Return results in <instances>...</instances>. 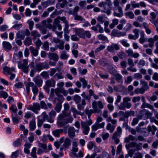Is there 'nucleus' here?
<instances>
[{"label":"nucleus","mask_w":158,"mask_h":158,"mask_svg":"<svg viewBox=\"0 0 158 158\" xmlns=\"http://www.w3.org/2000/svg\"><path fill=\"white\" fill-rule=\"evenodd\" d=\"M112 3L111 2H107L102 1L99 2L98 4V6L100 7H103L104 10H101L98 7H95L93 9V10L96 12L101 11V12L106 14L108 15H110L111 14V10L112 9Z\"/></svg>","instance_id":"nucleus-1"},{"label":"nucleus","mask_w":158,"mask_h":158,"mask_svg":"<svg viewBox=\"0 0 158 158\" xmlns=\"http://www.w3.org/2000/svg\"><path fill=\"white\" fill-rule=\"evenodd\" d=\"M49 66L46 62L40 63L36 65L35 68L32 69L30 71V75L31 77H33L37 71L40 72L43 69H47Z\"/></svg>","instance_id":"nucleus-2"},{"label":"nucleus","mask_w":158,"mask_h":158,"mask_svg":"<svg viewBox=\"0 0 158 158\" xmlns=\"http://www.w3.org/2000/svg\"><path fill=\"white\" fill-rule=\"evenodd\" d=\"M70 114V111L66 112L65 111H62L59 115L57 124L59 127H62L65 125V118L69 116Z\"/></svg>","instance_id":"nucleus-3"},{"label":"nucleus","mask_w":158,"mask_h":158,"mask_svg":"<svg viewBox=\"0 0 158 158\" xmlns=\"http://www.w3.org/2000/svg\"><path fill=\"white\" fill-rule=\"evenodd\" d=\"M131 101L130 98L126 97L123 98V102H121L119 106H118L119 109L122 110H125L126 108L130 109L132 106L131 104L129 102Z\"/></svg>","instance_id":"nucleus-4"},{"label":"nucleus","mask_w":158,"mask_h":158,"mask_svg":"<svg viewBox=\"0 0 158 158\" xmlns=\"http://www.w3.org/2000/svg\"><path fill=\"white\" fill-rule=\"evenodd\" d=\"M18 68L22 69L24 73H27L29 71V66L28 64V60L24 59L21 61H18Z\"/></svg>","instance_id":"nucleus-5"},{"label":"nucleus","mask_w":158,"mask_h":158,"mask_svg":"<svg viewBox=\"0 0 158 158\" xmlns=\"http://www.w3.org/2000/svg\"><path fill=\"white\" fill-rule=\"evenodd\" d=\"M92 108L94 109V113L97 114L101 113L100 109H102L104 107L102 102L100 101H94L92 102Z\"/></svg>","instance_id":"nucleus-6"},{"label":"nucleus","mask_w":158,"mask_h":158,"mask_svg":"<svg viewBox=\"0 0 158 158\" xmlns=\"http://www.w3.org/2000/svg\"><path fill=\"white\" fill-rule=\"evenodd\" d=\"M26 91L27 94H29L30 91V87L31 89L34 94H37L39 89L37 86L32 82L29 81L25 84Z\"/></svg>","instance_id":"nucleus-7"},{"label":"nucleus","mask_w":158,"mask_h":158,"mask_svg":"<svg viewBox=\"0 0 158 158\" xmlns=\"http://www.w3.org/2000/svg\"><path fill=\"white\" fill-rule=\"evenodd\" d=\"M114 5V6L118 7V10L119 13H117L116 11H114L113 13V15L115 16L118 17H121L123 15L122 8L119 6V2L118 0H114L113 2Z\"/></svg>","instance_id":"nucleus-8"},{"label":"nucleus","mask_w":158,"mask_h":158,"mask_svg":"<svg viewBox=\"0 0 158 158\" xmlns=\"http://www.w3.org/2000/svg\"><path fill=\"white\" fill-rule=\"evenodd\" d=\"M27 109L28 110L32 111L35 114H38V111L40 109V104L37 102L33 103L32 105H29Z\"/></svg>","instance_id":"nucleus-9"},{"label":"nucleus","mask_w":158,"mask_h":158,"mask_svg":"<svg viewBox=\"0 0 158 158\" xmlns=\"http://www.w3.org/2000/svg\"><path fill=\"white\" fill-rule=\"evenodd\" d=\"M152 115V113L147 110L144 109L140 111L139 116L141 118L146 119L149 118Z\"/></svg>","instance_id":"nucleus-10"},{"label":"nucleus","mask_w":158,"mask_h":158,"mask_svg":"<svg viewBox=\"0 0 158 158\" xmlns=\"http://www.w3.org/2000/svg\"><path fill=\"white\" fill-rule=\"evenodd\" d=\"M63 142H64V143L63 146L65 149L68 148L71 144V140L68 137L66 138L65 139L64 137L61 138L60 139V143H62Z\"/></svg>","instance_id":"nucleus-11"},{"label":"nucleus","mask_w":158,"mask_h":158,"mask_svg":"<svg viewBox=\"0 0 158 158\" xmlns=\"http://www.w3.org/2000/svg\"><path fill=\"white\" fill-rule=\"evenodd\" d=\"M120 49V48L117 44H113L107 46L106 50L108 51L114 53L115 51H117Z\"/></svg>","instance_id":"nucleus-12"},{"label":"nucleus","mask_w":158,"mask_h":158,"mask_svg":"<svg viewBox=\"0 0 158 158\" xmlns=\"http://www.w3.org/2000/svg\"><path fill=\"white\" fill-rule=\"evenodd\" d=\"M151 16V19L150 21L153 23L156 27V31H158V19L155 20L156 19V15L155 13L154 12L151 13L150 14Z\"/></svg>","instance_id":"nucleus-13"},{"label":"nucleus","mask_w":158,"mask_h":158,"mask_svg":"<svg viewBox=\"0 0 158 158\" xmlns=\"http://www.w3.org/2000/svg\"><path fill=\"white\" fill-rule=\"evenodd\" d=\"M55 92L56 95H60V93L62 94L64 96H66L68 94L67 91L63 88H57L55 89Z\"/></svg>","instance_id":"nucleus-14"},{"label":"nucleus","mask_w":158,"mask_h":158,"mask_svg":"<svg viewBox=\"0 0 158 158\" xmlns=\"http://www.w3.org/2000/svg\"><path fill=\"white\" fill-rule=\"evenodd\" d=\"M96 153H94L90 156L89 154L87 155L85 158H94ZM97 158H110L109 155L106 152H103L100 156Z\"/></svg>","instance_id":"nucleus-15"},{"label":"nucleus","mask_w":158,"mask_h":158,"mask_svg":"<svg viewBox=\"0 0 158 158\" xmlns=\"http://www.w3.org/2000/svg\"><path fill=\"white\" fill-rule=\"evenodd\" d=\"M77 146L78 144L77 142L75 141L73 142V145L71 150L72 153L76 157H78V154L76 153V152H77L78 150Z\"/></svg>","instance_id":"nucleus-16"},{"label":"nucleus","mask_w":158,"mask_h":158,"mask_svg":"<svg viewBox=\"0 0 158 158\" xmlns=\"http://www.w3.org/2000/svg\"><path fill=\"white\" fill-rule=\"evenodd\" d=\"M128 56L137 58L139 56V54L137 52L134 53L133 50L131 48L129 49L126 51Z\"/></svg>","instance_id":"nucleus-17"},{"label":"nucleus","mask_w":158,"mask_h":158,"mask_svg":"<svg viewBox=\"0 0 158 158\" xmlns=\"http://www.w3.org/2000/svg\"><path fill=\"white\" fill-rule=\"evenodd\" d=\"M33 81L38 87L42 86L43 81L39 76H37L33 78Z\"/></svg>","instance_id":"nucleus-18"},{"label":"nucleus","mask_w":158,"mask_h":158,"mask_svg":"<svg viewBox=\"0 0 158 158\" xmlns=\"http://www.w3.org/2000/svg\"><path fill=\"white\" fill-rule=\"evenodd\" d=\"M81 125L82 128L83 129V133L85 135H87L89 130V127L86 125L85 122L81 121Z\"/></svg>","instance_id":"nucleus-19"},{"label":"nucleus","mask_w":158,"mask_h":158,"mask_svg":"<svg viewBox=\"0 0 158 158\" xmlns=\"http://www.w3.org/2000/svg\"><path fill=\"white\" fill-rule=\"evenodd\" d=\"M85 31L82 28H76L75 29V32L76 34L83 39H85L84 35Z\"/></svg>","instance_id":"nucleus-20"},{"label":"nucleus","mask_w":158,"mask_h":158,"mask_svg":"<svg viewBox=\"0 0 158 158\" xmlns=\"http://www.w3.org/2000/svg\"><path fill=\"white\" fill-rule=\"evenodd\" d=\"M80 9V7L78 6H76L73 9H70L69 10L68 13L69 15H73V16L78 14V12Z\"/></svg>","instance_id":"nucleus-21"},{"label":"nucleus","mask_w":158,"mask_h":158,"mask_svg":"<svg viewBox=\"0 0 158 158\" xmlns=\"http://www.w3.org/2000/svg\"><path fill=\"white\" fill-rule=\"evenodd\" d=\"M112 34L114 36L117 37L123 36L126 35V32H121L115 29L113 30Z\"/></svg>","instance_id":"nucleus-22"},{"label":"nucleus","mask_w":158,"mask_h":158,"mask_svg":"<svg viewBox=\"0 0 158 158\" xmlns=\"http://www.w3.org/2000/svg\"><path fill=\"white\" fill-rule=\"evenodd\" d=\"M15 69L14 67L10 68L7 66H5L3 68V71L4 74H11L12 72L15 71Z\"/></svg>","instance_id":"nucleus-23"},{"label":"nucleus","mask_w":158,"mask_h":158,"mask_svg":"<svg viewBox=\"0 0 158 158\" xmlns=\"http://www.w3.org/2000/svg\"><path fill=\"white\" fill-rule=\"evenodd\" d=\"M45 84L48 87H54L55 86L56 81L53 78H51L46 81Z\"/></svg>","instance_id":"nucleus-24"},{"label":"nucleus","mask_w":158,"mask_h":158,"mask_svg":"<svg viewBox=\"0 0 158 158\" xmlns=\"http://www.w3.org/2000/svg\"><path fill=\"white\" fill-rule=\"evenodd\" d=\"M2 46L4 50L7 51H10L12 48L11 44L7 41H3L2 43Z\"/></svg>","instance_id":"nucleus-25"},{"label":"nucleus","mask_w":158,"mask_h":158,"mask_svg":"<svg viewBox=\"0 0 158 158\" xmlns=\"http://www.w3.org/2000/svg\"><path fill=\"white\" fill-rule=\"evenodd\" d=\"M75 131L76 130L73 127H70L69 128L68 133L70 138L73 139L75 136Z\"/></svg>","instance_id":"nucleus-26"},{"label":"nucleus","mask_w":158,"mask_h":158,"mask_svg":"<svg viewBox=\"0 0 158 158\" xmlns=\"http://www.w3.org/2000/svg\"><path fill=\"white\" fill-rule=\"evenodd\" d=\"M29 49L31 54L34 56H37L39 54V50L36 48H34L33 46H31L29 47Z\"/></svg>","instance_id":"nucleus-27"},{"label":"nucleus","mask_w":158,"mask_h":158,"mask_svg":"<svg viewBox=\"0 0 158 158\" xmlns=\"http://www.w3.org/2000/svg\"><path fill=\"white\" fill-rule=\"evenodd\" d=\"M49 115V119L48 122L51 123H52L54 121L53 118H54L56 114V112L54 110L51 111L48 114Z\"/></svg>","instance_id":"nucleus-28"},{"label":"nucleus","mask_w":158,"mask_h":158,"mask_svg":"<svg viewBox=\"0 0 158 158\" xmlns=\"http://www.w3.org/2000/svg\"><path fill=\"white\" fill-rule=\"evenodd\" d=\"M158 39V36L155 35L153 38H150L148 39V41L149 43V46L150 47H152L154 45V41H156Z\"/></svg>","instance_id":"nucleus-29"},{"label":"nucleus","mask_w":158,"mask_h":158,"mask_svg":"<svg viewBox=\"0 0 158 158\" xmlns=\"http://www.w3.org/2000/svg\"><path fill=\"white\" fill-rule=\"evenodd\" d=\"M48 58L51 59L53 60L54 61H57L59 59L58 55L55 53H49L48 55Z\"/></svg>","instance_id":"nucleus-30"},{"label":"nucleus","mask_w":158,"mask_h":158,"mask_svg":"<svg viewBox=\"0 0 158 158\" xmlns=\"http://www.w3.org/2000/svg\"><path fill=\"white\" fill-rule=\"evenodd\" d=\"M107 69L111 74L115 76L117 73V71L111 65H108L107 67Z\"/></svg>","instance_id":"nucleus-31"},{"label":"nucleus","mask_w":158,"mask_h":158,"mask_svg":"<svg viewBox=\"0 0 158 158\" xmlns=\"http://www.w3.org/2000/svg\"><path fill=\"white\" fill-rule=\"evenodd\" d=\"M16 36L17 38L23 40L25 37L24 31L23 30L19 31L16 34Z\"/></svg>","instance_id":"nucleus-32"},{"label":"nucleus","mask_w":158,"mask_h":158,"mask_svg":"<svg viewBox=\"0 0 158 158\" xmlns=\"http://www.w3.org/2000/svg\"><path fill=\"white\" fill-rule=\"evenodd\" d=\"M64 130L62 129H56L53 131L52 133L53 135L56 137H59L60 134L63 132Z\"/></svg>","instance_id":"nucleus-33"},{"label":"nucleus","mask_w":158,"mask_h":158,"mask_svg":"<svg viewBox=\"0 0 158 158\" xmlns=\"http://www.w3.org/2000/svg\"><path fill=\"white\" fill-rule=\"evenodd\" d=\"M145 108H148L151 110H152L153 111L155 112V110L154 109L153 106L145 102L142 103V104L141 106V109H143Z\"/></svg>","instance_id":"nucleus-34"},{"label":"nucleus","mask_w":158,"mask_h":158,"mask_svg":"<svg viewBox=\"0 0 158 158\" xmlns=\"http://www.w3.org/2000/svg\"><path fill=\"white\" fill-rule=\"evenodd\" d=\"M122 132V129L120 127H118L117 131L113 134L112 138H117L118 136H120Z\"/></svg>","instance_id":"nucleus-35"},{"label":"nucleus","mask_w":158,"mask_h":158,"mask_svg":"<svg viewBox=\"0 0 158 158\" xmlns=\"http://www.w3.org/2000/svg\"><path fill=\"white\" fill-rule=\"evenodd\" d=\"M140 37L139 39V41L141 44L143 43L146 41V38L144 37V32L141 31L140 32Z\"/></svg>","instance_id":"nucleus-36"},{"label":"nucleus","mask_w":158,"mask_h":158,"mask_svg":"<svg viewBox=\"0 0 158 158\" xmlns=\"http://www.w3.org/2000/svg\"><path fill=\"white\" fill-rule=\"evenodd\" d=\"M31 34V35L33 36V38L34 40H35L37 37H40L41 36L40 35L36 30L32 31Z\"/></svg>","instance_id":"nucleus-37"},{"label":"nucleus","mask_w":158,"mask_h":158,"mask_svg":"<svg viewBox=\"0 0 158 158\" xmlns=\"http://www.w3.org/2000/svg\"><path fill=\"white\" fill-rule=\"evenodd\" d=\"M134 140H135V137L131 135H129L125 138L124 142L125 143H128L131 141H133ZM135 140H137V139Z\"/></svg>","instance_id":"nucleus-38"},{"label":"nucleus","mask_w":158,"mask_h":158,"mask_svg":"<svg viewBox=\"0 0 158 158\" xmlns=\"http://www.w3.org/2000/svg\"><path fill=\"white\" fill-rule=\"evenodd\" d=\"M85 114L88 115V118H89L92 114L93 112L94 113V110H89L88 107H86L85 110Z\"/></svg>","instance_id":"nucleus-39"},{"label":"nucleus","mask_w":158,"mask_h":158,"mask_svg":"<svg viewBox=\"0 0 158 158\" xmlns=\"http://www.w3.org/2000/svg\"><path fill=\"white\" fill-rule=\"evenodd\" d=\"M22 139H18L13 142V145L15 147L20 146L22 143Z\"/></svg>","instance_id":"nucleus-40"},{"label":"nucleus","mask_w":158,"mask_h":158,"mask_svg":"<svg viewBox=\"0 0 158 158\" xmlns=\"http://www.w3.org/2000/svg\"><path fill=\"white\" fill-rule=\"evenodd\" d=\"M36 123L35 121H31L30 122L29 127L31 131H34L36 128Z\"/></svg>","instance_id":"nucleus-41"},{"label":"nucleus","mask_w":158,"mask_h":158,"mask_svg":"<svg viewBox=\"0 0 158 158\" xmlns=\"http://www.w3.org/2000/svg\"><path fill=\"white\" fill-rule=\"evenodd\" d=\"M32 43V39L30 37H27L26 38L24 42V44L26 46H29Z\"/></svg>","instance_id":"nucleus-42"},{"label":"nucleus","mask_w":158,"mask_h":158,"mask_svg":"<svg viewBox=\"0 0 158 158\" xmlns=\"http://www.w3.org/2000/svg\"><path fill=\"white\" fill-rule=\"evenodd\" d=\"M140 84L142 85V88H143L145 90H147L148 88V83L142 80L140 81Z\"/></svg>","instance_id":"nucleus-43"},{"label":"nucleus","mask_w":158,"mask_h":158,"mask_svg":"<svg viewBox=\"0 0 158 158\" xmlns=\"http://www.w3.org/2000/svg\"><path fill=\"white\" fill-rule=\"evenodd\" d=\"M40 116V117H42V118L41 119L42 120H43L44 121H47L48 122V120L49 119V116L45 112H44L42 113L41 114Z\"/></svg>","instance_id":"nucleus-44"},{"label":"nucleus","mask_w":158,"mask_h":158,"mask_svg":"<svg viewBox=\"0 0 158 158\" xmlns=\"http://www.w3.org/2000/svg\"><path fill=\"white\" fill-rule=\"evenodd\" d=\"M69 56L67 54L65 51H62L60 53V58L63 60H66L68 58Z\"/></svg>","instance_id":"nucleus-45"},{"label":"nucleus","mask_w":158,"mask_h":158,"mask_svg":"<svg viewBox=\"0 0 158 158\" xmlns=\"http://www.w3.org/2000/svg\"><path fill=\"white\" fill-rule=\"evenodd\" d=\"M36 147H33L31 152L30 154L31 156L33 158H37V157L36 155Z\"/></svg>","instance_id":"nucleus-46"},{"label":"nucleus","mask_w":158,"mask_h":158,"mask_svg":"<svg viewBox=\"0 0 158 158\" xmlns=\"http://www.w3.org/2000/svg\"><path fill=\"white\" fill-rule=\"evenodd\" d=\"M115 128V126L112 125L110 123H108L106 126V129L108 130H110V133H112L114 131Z\"/></svg>","instance_id":"nucleus-47"},{"label":"nucleus","mask_w":158,"mask_h":158,"mask_svg":"<svg viewBox=\"0 0 158 158\" xmlns=\"http://www.w3.org/2000/svg\"><path fill=\"white\" fill-rule=\"evenodd\" d=\"M136 145V143L135 142H131L125 145L127 149H128L130 148L135 147Z\"/></svg>","instance_id":"nucleus-48"},{"label":"nucleus","mask_w":158,"mask_h":158,"mask_svg":"<svg viewBox=\"0 0 158 158\" xmlns=\"http://www.w3.org/2000/svg\"><path fill=\"white\" fill-rule=\"evenodd\" d=\"M10 110H11L14 114L17 115V111L18 110L17 107L16 105L12 104L10 107Z\"/></svg>","instance_id":"nucleus-49"},{"label":"nucleus","mask_w":158,"mask_h":158,"mask_svg":"<svg viewBox=\"0 0 158 158\" xmlns=\"http://www.w3.org/2000/svg\"><path fill=\"white\" fill-rule=\"evenodd\" d=\"M58 97V98H55L54 101H56V100H57L58 102V103H61L64 100V98L62 94L59 95H57Z\"/></svg>","instance_id":"nucleus-50"},{"label":"nucleus","mask_w":158,"mask_h":158,"mask_svg":"<svg viewBox=\"0 0 158 158\" xmlns=\"http://www.w3.org/2000/svg\"><path fill=\"white\" fill-rule=\"evenodd\" d=\"M145 91V90L143 89V88L141 87L140 88H138L135 89L134 91V92L137 94H138L139 93L141 94H143L144 93Z\"/></svg>","instance_id":"nucleus-51"},{"label":"nucleus","mask_w":158,"mask_h":158,"mask_svg":"<svg viewBox=\"0 0 158 158\" xmlns=\"http://www.w3.org/2000/svg\"><path fill=\"white\" fill-rule=\"evenodd\" d=\"M97 37L98 39L102 41H108L107 37L102 34H100L98 35Z\"/></svg>","instance_id":"nucleus-52"},{"label":"nucleus","mask_w":158,"mask_h":158,"mask_svg":"<svg viewBox=\"0 0 158 158\" xmlns=\"http://www.w3.org/2000/svg\"><path fill=\"white\" fill-rule=\"evenodd\" d=\"M16 115H17L14 114V113L12 114L13 121V123L16 124H17L19 123V119L17 117Z\"/></svg>","instance_id":"nucleus-53"},{"label":"nucleus","mask_w":158,"mask_h":158,"mask_svg":"<svg viewBox=\"0 0 158 158\" xmlns=\"http://www.w3.org/2000/svg\"><path fill=\"white\" fill-rule=\"evenodd\" d=\"M8 96V94L4 91L0 92V98H3L6 99Z\"/></svg>","instance_id":"nucleus-54"},{"label":"nucleus","mask_w":158,"mask_h":158,"mask_svg":"<svg viewBox=\"0 0 158 158\" xmlns=\"http://www.w3.org/2000/svg\"><path fill=\"white\" fill-rule=\"evenodd\" d=\"M80 81L82 83V88H85L87 84V81L85 80L84 78L81 77L79 79Z\"/></svg>","instance_id":"nucleus-55"},{"label":"nucleus","mask_w":158,"mask_h":158,"mask_svg":"<svg viewBox=\"0 0 158 158\" xmlns=\"http://www.w3.org/2000/svg\"><path fill=\"white\" fill-rule=\"evenodd\" d=\"M81 97L77 95H76L73 96V99L76 103L78 104L80 102L81 100Z\"/></svg>","instance_id":"nucleus-56"},{"label":"nucleus","mask_w":158,"mask_h":158,"mask_svg":"<svg viewBox=\"0 0 158 158\" xmlns=\"http://www.w3.org/2000/svg\"><path fill=\"white\" fill-rule=\"evenodd\" d=\"M63 63L62 61H59L56 67V68L57 70V71L58 72H60L61 69L62 67L63 66Z\"/></svg>","instance_id":"nucleus-57"},{"label":"nucleus","mask_w":158,"mask_h":158,"mask_svg":"<svg viewBox=\"0 0 158 158\" xmlns=\"http://www.w3.org/2000/svg\"><path fill=\"white\" fill-rule=\"evenodd\" d=\"M74 17V19L76 20H78L80 21H85V19L81 15H78L77 14L73 16Z\"/></svg>","instance_id":"nucleus-58"},{"label":"nucleus","mask_w":158,"mask_h":158,"mask_svg":"<svg viewBox=\"0 0 158 158\" xmlns=\"http://www.w3.org/2000/svg\"><path fill=\"white\" fill-rule=\"evenodd\" d=\"M58 1L59 3L62 2L61 3H60V6L62 8H63L68 3L66 0H58Z\"/></svg>","instance_id":"nucleus-59"},{"label":"nucleus","mask_w":158,"mask_h":158,"mask_svg":"<svg viewBox=\"0 0 158 158\" xmlns=\"http://www.w3.org/2000/svg\"><path fill=\"white\" fill-rule=\"evenodd\" d=\"M125 15L130 19H133L134 17V13L131 11L127 12L125 14Z\"/></svg>","instance_id":"nucleus-60"},{"label":"nucleus","mask_w":158,"mask_h":158,"mask_svg":"<svg viewBox=\"0 0 158 158\" xmlns=\"http://www.w3.org/2000/svg\"><path fill=\"white\" fill-rule=\"evenodd\" d=\"M120 42L123 46L126 47H128L130 46L129 44L127 43V41L126 40L124 39L120 40Z\"/></svg>","instance_id":"nucleus-61"},{"label":"nucleus","mask_w":158,"mask_h":158,"mask_svg":"<svg viewBox=\"0 0 158 158\" xmlns=\"http://www.w3.org/2000/svg\"><path fill=\"white\" fill-rule=\"evenodd\" d=\"M148 129L149 131H152V134L154 135L155 134L154 132L156 130V128L154 126H152V127L148 126Z\"/></svg>","instance_id":"nucleus-62"},{"label":"nucleus","mask_w":158,"mask_h":158,"mask_svg":"<svg viewBox=\"0 0 158 158\" xmlns=\"http://www.w3.org/2000/svg\"><path fill=\"white\" fill-rule=\"evenodd\" d=\"M61 103H58L56 104L55 109L57 112L59 113L61 110Z\"/></svg>","instance_id":"nucleus-63"},{"label":"nucleus","mask_w":158,"mask_h":158,"mask_svg":"<svg viewBox=\"0 0 158 158\" xmlns=\"http://www.w3.org/2000/svg\"><path fill=\"white\" fill-rule=\"evenodd\" d=\"M117 55L120 59H123L125 57V54L123 51H121L117 53Z\"/></svg>","instance_id":"nucleus-64"}]
</instances>
